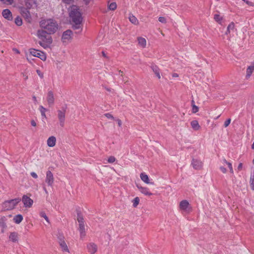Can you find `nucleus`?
Wrapping results in <instances>:
<instances>
[{
	"instance_id": "1",
	"label": "nucleus",
	"mask_w": 254,
	"mask_h": 254,
	"mask_svg": "<svg viewBox=\"0 0 254 254\" xmlns=\"http://www.w3.org/2000/svg\"><path fill=\"white\" fill-rule=\"evenodd\" d=\"M69 16L70 19V23L72 25V28L76 30V34H80L83 29V18L80 9L77 6L72 5L70 7Z\"/></svg>"
},
{
	"instance_id": "2",
	"label": "nucleus",
	"mask_w": 254,
	"mask_h": 254,
	"mask_svg": "<svg viewBox=\"0 0 254 254\" xmlns=\"http://www.w3.org/2000/svg\"><path fill=\"white\" fill-rule=\"evenodd\" d=\"M40 26L41 28V30L52 34L55 33L58 29L57 22L53 19L41 20L40 22Z\"/></svg>"
},
{
	"instance_id": "3",
	"label": "nucleus",
	"mask_w": 254,
	"mask_h": 254,
	"mask_svg": "<svg viewBox=\"0 0 254 254\" xmlns=\"http://www.w3.org/2000/svg\"><path fill=\"white\" fill-rule=\"evenodd\" d=\"M51 34L42 30L39 29L37 31V35L40 39L38 43L44 49L49 48L53 42V39L51 36Z\"/></svg>"
},
{
	"instance_id": "4",
	"label": "nucleus",
	"mask_w": 254,
	"mask_h": 254,
	"mask_svg": "<svg viewBox=\"0 0 254 254\" xmlns=\"http://www.w3.org/2000/svg\"><path fill=\"white\" fill-rule=\"evenodd\" d=\"M21 200V198L19 197L6 200L2 204V208L5 211L12 210Z\"/></svg>"
},
{
	"instance_id": "5",
	"label": "nucleus",
	"mask_w": 254,
	"mask_h": 254,
	"mask_svg": "<svg viewBox=\"0 0 254 254\" xmlns=\"http://www.w3.org/2000/svg\"><path fill=\"white\" fill-rule=\"evenodd\" d=\"M66 109L67 105H64L62 107V110H58V117L60 121V125L62 127H63L64 125L65 115Z\"/></svg>"
},
{
	"instance_id": "6",
	"label": "nucleus",
	"mask_w": 254,
	"mask_h": 254,
	"mask_svg": "<svg viewBox=\"0 0 254 254\" xmlns=\"http://www.w3.org/2000/svg\"><path fill=\"white\" fill-rule=\"evenodd\" d=\"M29 52L31 55L39 58L43 61L46 60L47 57L45 53L37 50L35 49H30L29 50Z\"/></svg>"
},
{
	"instance_id": "7",
	"label": "nucleus",
	"mask_w": 254,
	"mask_h": 254,
	"mask_svg": "<svg viewBox=\"0 0 254 254\" xmlns=\"http://www.w3.org/2000/svg\"><path fill=\"white\" fill-rule=\"evenodd\" d=\"M20 13L22 16L26 19L28 21H30L31 19V15L30 13L29 9L26 6H21L19 8Z\"/></svg>"
},
{
	"instance_id": "8",
	"label": "nucleus",
	"mask_w": 254,
	"mask_h": 254,
	"mask_svg": "<svg viewBox=\"0 0 254 254\" xmlns=\"http://www.w3.org/2000/svg\"><path fill=\"white\" fill-rule=\"evenodd\" d=\"M21 199L25 207H30L33 203V200L27 195H23L22 199Z\"/></svg>"
},
{
	"instance_id": "9",
	"label": "nucleus",
	"mask_w": 254,
	"mask_h": 254,
	"mask_svg": "<svg viewBox=\"0 0 254 254\" xmlns=\"http://www.w3.org/2000/svg\"><path fill=\"white\" fill-rule=\"evenodd\" d=\"M73 32L70 29L64 31L62 36V40L64 42L65 40H69L72 38Z\"/></svg>"
},
{
	"instance_id": "10",
	"label": "nucleus",
	"mask_w": 254,
	"mask_h": 254,
	"mask_svg": "<svg viewBox=\"0 0 254 254\" xmlns=\"http://www.w3.org/2000/svg\"><path fill=\"white\" fill-rule=\"evenodd\" d=\"M45 182L48 184L49 186H52L54 183L53 174L50 171H48L46 173Z\"/></svg>"
},
{
	"instance_id": "11",
	"label": "nucleus",
	"mask_w": 254,
	"mask_h": 254,
	"mask_svg": "<svg viewBox=\"0 0 254 254\" xmlns=\"http://www.w3.org/2000/svg\"><path fill=\"white\" fill-rule=\"evenodd\" d=\"M87 248L89 253L91 254H94L97 251V246L93 243H89L87 245Z\"/></svg>"
},
{
	"instance_id": "12",
	"label": "nucleus",
	"mask_w": 254,
	"mask_h": 254,
	"mask_svg": "<svg viewBox=\"0 0 254 254\" xmlns=\"http://www.w3.org/2000/svg\"><path fill=\"white\" fill-rule=\"evenodd\" d=\"M2 15L3 17L8 20L12 19V15L11 11L8 9H4L2 10Z\"/></svg>"
},
{
	"instance_id": "13",
	"label": "nucleus",
	"mask_w": 254,
	"mask_h": 254,
	"mask_svg": "<svg viewBox=\"0 0 254 254\" xmlns=\"http://www.w3.org/2000/svg\"><path fill=\"white\" fill-rule=\"evenodd\" d=\"M191 165L194 169L199 170L202 167V162L200 160L192 159Z\"/></svg>"
},
{
	"instance_id": "14",
	"label": "nucleus",
	"mask_w": 254,
	"mask_h": 254,
	"mask_svg": "<svg viewBox=\"0 0 254 254\" xmlns=\"http://www.w3.org/2000/svg\"><path fill=\"white\" fill-rule=\"evenodd\" d=\"M136 187L142 193L146 195H151L153 194L152 193L149 191V189L146 187H142L138 185H136Z\"/></svg>"
},
{
	"instance_id": "15",
	"label": "nucleus",
	"mask_w": 254,
	"mask_h": 254,
	"mask_svg": "<svg viewBox=\"0 0 254 254\" xmlns=\"http://www.w3.org/2000/svg\"><path fill=\"white\" fill-rule=\"evenodd\" d=\"M54 97L53 92L52 91H49L48 93L47 96V102L49 105H53L54 103Z\"/></svg>"
},
{
	"instance_id": "16",
	"label": "nucleus",
	"mask_w": 254,
	"mask_h": 254,
	"mask_svg": "<svg viewBox=\"0 0 254 254\" xmlns=\"http://www.w3.org/2000/svg\"><path fill=\"white\" fill-rule=\"evenodd\" d=\"M190 204L187 200H183L180 203V208L183 210L187 211Z\"/></svg>"
},
{
	"instance_id": "17",
	"label": "nucleus",
	"mask_w": 254,
	"mask_h": 254,
	"mask_svg": "<svg viewBox=\"0 0 254 254\" xmlns=\"http://www.w3.org/2000/svg\"><path fill=\"white\" fill-rule=\"evenodd\" d=\"M151 68L153 70V71L154 72V73L156 74V76L160 79V70L159 67L154 64H152L150 66Z\"/></svg>"
},
{
	"instance_id": "18",
	"label": "nucleus",
	"mask_w": 254,
	"mask_h": 254,
	"mask_svg": "<svg viewBox=\"0 0 254 254\" xmlns=\"http://www.w3.org/2000/svg\"><path fill=\"white\" fill-rule=\"evenodd\" d=\"M56 138L54 136H50L47 140V145L49 147H53L55 145Z\"/></svg>"
},
{
	"instance_id": "19",
	"label": "nucleus",
	"mask_w": 254,
	"mask_h": 254,
	"mask_svg": "<svg viewBox=\"0 0 254 254\" xmlns=\"http://www.w3.org/2000/svg\"><path fill=\"white\" fill-rule=\"evenodd\" d=\"M9 239L12 242L16 243L18 242V234L17 232H13L10 233Z\"/></svg>"
},
{
	"instance_id": "20",
	"label": "nucleus",
	"mask_w": 254,
	"mask_h": 254,
	"mask_svg": "<svg viewBox=\"0 0 254 254\" xmlns=\"http://www.w3.org/2000/svg\"><path fill=\"white\" fill-rule=\"evenodd\" d=\"M35 4H36V0H25V5L29 9H31Z\"/></svg>"
},
{
	"instance_id": "21",
	"label": "nucleus",
	"mask_w": 254,
	"mask_h": 254,
	"mask_svg": "<svg viewBox=\"0 0 254 254\" xmlns=\"http://www.w3.org/2000/svg\"><path fill=\"white\" fill-rule=\"evenodd\" d=\"M140 178L142 181H143L146 184H153V183H150L149 182V179L148 176L145 173H141L140 175Z\"/></svg>"
},
{
	"instance_id": "22",
	"label": "nucleus",
	"mask_w": 254,
	"mask_h": 254,
	"mask_svg": "<svg viewBox=\"0 0 254 254\" xmlns=\"http://www.w3.org/2000/svg\"><path fill=\"white\" fill-rule=\"evenodd\" d=\"M23 217L21 214H17L14 216L13 220L16 224H19L23 220Z\"/></svg>"
},
{
	"instance_id": "23",
	"label": "nucleus",
	"mask_w": 254,
	"mask_h": 254,
	"mask_svg": "<svg viewBox=\"0 0 254 254\" xmlns=\"http://www.w3.org/2000/svg\"><path fill=\"white\" fill-rule=\"evenodd\" d=\"M79 230L80 233L81 237H83L85 236V226L84 223L79 224Z\"/></svg>"
},
{
	"instance_id": "24",
	"label": "nucleus",
	"mask_w": 254,
	"mask_h": 254,
	"mask_svg": "<svg viewBox=\"0 0 254 254\" xmlns=\"http://www.w3.org/2000/svg\"><path fill=\"white\" fill-rule=\"evenodd\" d=\"M190 125L192 128L195 130L199 129L200 127L198 122L196 120L192 121L190 123Z\"/></svg>"
},
{
	"instance_id": "25",
	"label": "nucleus",
	"mask_w": 254,
	"mask_h": 254,
	"mask_svg": "<svg viewBox=\"0 0 254 254\" xmlns=\"http://www.w3.org/2000/svg\"><path fill=\"white\" fill-rule=\"evenodd\" d=\"M6 220L7 219L5 216H3L0 219V226L3 229L6 228L7 227L6 224Z\"/></svg>"
},
{
	"instance_id": "26",
	"label": "nucleus",
	"mask_w": 254,
	"mask_h": 254,
	"mask_svg": "<svg viewBox=\"0 0 254 254\" xmlns=\"http://www.w3.org/2000/svg\"><path fill=\"white\" fill-rule=\"evenodd\" d=\"M59 244L62 249V250L64 252H69L68 247L65 241L59 242Z\"/></svg>"
},
{
	"instance_id": "27",
	"label": "nucleus",
	"mask_w": 254,
	"mask_h": 254,
	"mask_svg": "<svg viewBox=\"0 0 254 254\" xmlns=\"http://www.w3.org/2000/svg\"><path fill=\"white\" fill-rule=\"evenodd\" d=\"M138 42L139 45L142 47H144L146 46V41L145 38L139 37L138 38Z\"/></svg>"
},
{
	"instance_id": "28",
	"label": "nucleus",
	"mask_w": 254,
	"mask_h": 254,
	"mask_svg": "<svg viewBox=\"0 0 254 254\" xmlns=\"http://www.w3.org/2000/svg\"><path fill=\"white\" fill-rule=\"evenodd\" d=\"M39 110L41 112V116L42 117V119L46 118V116L45 114V112L47 111V109L44 108L42 106H40Z\"/></svg>"
},
{
	"instance_id": "29",
	"label": "nucleus",
	"mask_w": 254,
	"mask_h": 254,
	"mask_svg": "<svg viewBox=\"0 0 254 254\" xmlns=\"http://www.w3.org/2000/svg\"><path fill=\"white\" fill-rule=\"evenodd\" d=\"M129 21L133 24L136 25L138 24L137 19L133 15H129Z\"/></svg>"
},
{
	"instance_id": "30",
	"label": "nucleus",
	"mask_w": 254,
	"mask_h": 254,
	"mask_svg": "<svg viewBox=\"0 0 254 254\" xmlns=\"http://www.w3.org/2000/svg\"><path fill=\"white\" fill-rule=\"evenodd\" d=\"M77 220L79 224L84 223L83 216L82 215L81 213L80 212H79V211L77 212Z\"/></svg>"
},
{
	"instance_id": "31",
	"label": "nucleus",
	"mask_w": 254,
	"mask_h": 254,
	"mask_svg": "<svg viewBox=\"0 0 254 254\" xmlns=\"http://www.w3.org/2000/svg\"><path fill=\"white\" fill-rule=\"evenodd\" d=\"M14 22L16 25L19 26L22 24V20L19 16H17L14 20Z\"/></svg>"
},
{
	"instance_id": "32",
	"label": "nucleus",
	"mask_w": 254,
	"mask_h": 254,
	"mask_svg": "<svg viewBox=\"0 0 254 254\" xmlns=\"http://www.w3.org/2000/svg\"><path fill=\"white\" fill-rule=\"evenodd\" d=\"M254 70V66H250L247 69V76L250 77Z\"/></svg>"
},
{
	"instance_id": "33",
	"label": "nucleus",
	"mask_w": 254,
	"mask_h": 254,
	"mask_svg": "<svg viewBox=\"0 0 254 254\" xmlns=\"http://www.w3.org/2000/svg\"><path fill=\"white\" fill-rule=\"evenodd\" d=\"M132 202H133V206L134 207H136L138 205L139 202V197H135L132 200Z\"/></svg>"
},
{
	"instance_id": "34",
	"label": "nucleus",
	"mask_w": 254,
	"mask_h": 254,
	"mask_svg": "<svg viewBox=\"0 0 254 254\" xmlns=\"http://www.w3.org/2000/svg\"><path fill=\"white\" fill-rule=\"evenodd\" d=\"M108 8H109V9L110 10H114L117 8V4H116V3L114 2H113L111 3L109 5Z\"/></svg>"
},
{
	"instance_id": "35",
	"label": "nucleus",
	"mask_w": 254,
	"mask_h": 254,
	"mask_svg": "<svg viewBox=\"0 0 254 254\" xmlns=\"http://www.w3.org/2000/svg\"><path fill=\"white\" fill-rule=\"evenodd\" d=\"M214 19L216 21L219 22V23H220L221 21L222 20V17H221L220 15L217 14L214 15Z\"/></svg>"
},
{
	"instance_id": "36",
	"label": "nucleus",
	"mask_w": 254,
	"mask_h": 254,
	"mask_svg": "<svg viewBox=\"0 0 254 254\" xmlns=\"http://www.w3.org/2000/svg\"><path fill=\"white\" fill-rule=\"evenodd\" d=\"M40 215L41 217H43L46 220L47 222L49 223V218L45 212H41L40 213Z\"/></svg>"
},
{
	"instance_id": "37",
	"label": "nucleus",
	"mask_w": 254,
	"mask_h": 254,
	"mask_svg": "<svg viewBox=\"0 0 254 254\" xmlns=\"http://www.w3.org/2000/svg\"><path fill=\"white\" fill-rule=\"evenodd\" d=\"M58 238L59 242L64 241V237L63 234L61 232L58 233Z\"/></svg>"
},
{
	"instance_id": "38",
	"label": "nucleus",
	"mask_w": 254,
	"mask_h": 254,
	"mask_svg": "<svg viewBox=\"0 0 254 254\" xmlns=\"http://www.w3.org/2000/svg\"><path fill=\"white\" fill-rule=\"evenodd\" d=\"M235 27V24L234 22L230 23L227 27L228 31H231V30H233Z\"/></svg>"
},
{
	"instance_id": "39",
	"label": "nucleus",
	"mask_w": 254,
	"mask_h": 254,
	"mask_svg": "<svg viewBox=\"0 0 254 254\" xmlns=\"http://www.w3.org/2000/svg\"><path fill=\"white\" fill-rule=\"evenodd\" d=\"M198 107L195 105H193L192 107V112L193 113H196L198 111Z\"/></svg>"
},
{
	"instance_id": "40",
	"label": "nucleus",
	"mask_w": 254,
	"mask_h": 254,
	"mask_svg": "<svg viewBox=\"0 0 254 254\" xmlns=\"http://www.w3.org/2000/svg\"><path fill=\"white\" fill-rule=\"evenodd\" d=\"M115 160H116L115 157L111 156L109 157V158L108 159V162L110 163H113L115 161Z\"/></svg>"
},
{
	"instance_id": "41",
	"label": "nucleus",
	"mask_w": 254,
	"mask_h": 254,
	"mask_svg": "<svg viewBox=\"0 0 254 254\" xmlns=\"http://www.w3.org/2000/svg\"><path fill=\"white\" fill-rule=\"evenodd\" d=\"M13 0H0V1H2L3 3L6 4H11L13 2Z\"/></svg>"
},
{
	"instance_id": "42",
	"label": "nucleus",
	"mask_w": 254,
	"mask_h": 254,
	"mask_svg": "<svg viewBox=\"0 0 254 254\" xmlns=\"http://www.w3.org/2000/svg\"><path fill=\"white\" fill-rule=\"evenodd\" d=\"M250 183L251 186H252L253 184H254V174H251Z\"/></svg>"
},
{
	"instance_id": "43",
	"label": "nucleus",
	"mask_w": 254,
	"mask_h": 254,
	"mask_svg": "<svg viewBox=\"0 0 254 254\" xmlns=\"http://www.w3.org/2000/svg\"><path fill=\"white\" fill-rule=\"evenodd\" d=\"M158 20L159 22H160L162 23H166V19L164 17L160 16L158 18Z\"/></svg>"
},
{
	"instance_id": "44",
	"label": "nucleus",
	"mask_w": 254,
	"mask_h": 254,
	"mask_svg": "<svg viewBox=\"0 0 254 254\" xmlns=\"http://www.w3.org/2000/svg\"><path fill=\"white\" fill-rule=\"evenodd\" d=\"M231 119H230V118H229V119H227V120L225 122V123H224V127H227L230 125V123H231Z\"/></svg>"
},
{
	"instance_id": "45",
	"label": "nucleus",
	"mask_w": 254,
	"mask_h": 254,
	"mask_svg": "<svg viewBox=\"0 0 254 254\" xmlns=\"http://www.w3.org/2000/svg\"><path fill=\"white\" fill-rule=\"evenodd\" d=\"M105 116L108 119L114 120V117L110 113H106L105 114Z\"/></svg>"
},
{
	"instance_id": "46",
	"label": "nucleus",
	"mask_w": 254,
	"mask_h": 254,
	"mask_svg": "<svg viewBox=\"0 0 254 254\" xmlns=\"http://www.w3.org/2000/svg\"><path fill=\"white\" fill-rule=\"evenodd\" d=\"M227 165H228V168L230 169V172L231 173H233V169L232 164L231 163H228Z\"/></svg>"
},
{
	"instance_id": "47",
	"label": "nucleus",
	"mask_w": 254,
	"mask_h": 254,
	"mask_svg": "<svg viewBox=\"0 0 254 254\" xmlns=\"http://www.w3.org/2000/svg\"><path fill=\"white\" fill-rule=\"evenodd\" d=\"M36 72L38 75L41 77V78H43L44 77L43 73L39 69L36 70Z\"/></svg>"
},
{
	"instance_id": "48",
	"label": "nucleus",
	"mask_w": 254,
	"mask_h": 254,
	"mask_svg": "<svg viewBox=\"0 0 254 254\" xmlns=\"http://www.w3.org/2000/svg\"><path fill=\"white\" fill-rule=\"evenodd\" d=\"M73 0H62V1L66 4H70L73 2Z\"/></svg>"
},
{
	"instance_id": "49",
	"label": "nucleus",
	"mask_w": 254,
	"mask_h": 254,
	"mask_svg": "<svg viewBox=\"0 0 254 254\" xmlns=\"http://www.w3.org/2000/svg\"><path fill=\"white\" fill-rule=\"evenodd\" d=\"M31 176L35 179H37L38 178V176H37V174L35 172H31Z\"/></svg>"
},
{
	"instance_id": "50",
	"label": "nucleus",
	"mask_w": 254,
	"mask_h": 254,
	"mask_svg": "<svg viewBox=\"0 0 254 254\" xmlns=\"http://www.w3.org/2000/svg\"><path fill=\"white\" fill-rule=\"evenodd\" d=\"M220 169L223 173H225L227 172L226 169L224 167H220Z\"/></svg>"
},
{
	"instance_id": "51",
	"label": "nucleus",
	"mask_w": 254,
	"mask_h": 254,
	"mask_svg": "<svg viewBox=\"0 0 254 254\" xmlns=\"http://www.w3.org/2000/svg\"><path fill=\"white\" fill-rule=\"evenodd\" d=\"M244 1L246 2V3L250 6H253V3L250 1H246V0H243Z\"/></svg>"
},
{
	"instance_id": "52",
	"label": "nucleus",
	"mask_w": 254,
	"mask_h": 254,
	"mask_svg": "<svg viewBox=\"0 0 254 254\" xmlns=\"http://www.w3.org/2000/svg\"><path fill=\"white\" fill-rule=\"evenodd\" d=\"M242 167H243V163H239V164L238 166V170L239 171L241 170L242 169Z\"/></svg>"
},
{
	"instance_id": "53",
	"label": "nucleus",
	"mask_w": 254,
	"mask_h": 254,
	"mask_svg": "<svg viewBox=\"0 0 254 254\" xmlns=\"http://www.w3.org/2000/svg\"><path fill=\"white\" fill-rule=\"evenodd\" d=\"M31 125L33 127L36 126V123L34 120L31 121Z\"/></svg>"
},
{
	"instance_id": "54",
	"label": "nucleus",
	"mask_w": 254,
	"mask_h": 254,
	"mask_svg": "<svg viewBox=\"0 0 254 254\" xmlns=\"http://www.w3.org/2000/svg\"><path fill=\"white\" fill-rule=\"evenodd\" d=\"M117 121L118 122V124L119 126L121 127L122 126V124L121 120L120 119H117Z\"/></svg>"
},
{
	"instance_id": "55",
	"label": "nucleus",
	"mask_w": 254,
	"mask_h": 254,
	"mask_svg": "<svg viewBox=\"0 0 254 254\" xmlns=\"http://www.w3.org/2000/svg\"><path fill=\"white\" fill-rule=\"evenodd\" d=\"M86 5H88L90 2L91 0H83Z\"/></svg>"
},
{
	"instance_id": "56",
	"label": "nucleus",
	"mask_w": 254,
	"mask_h": 254,
	"mask_svg": "<svg viewBox=\"0 0 254 254\" xmlns=\"http://www.w3.org/2000/svg\"><path fill=\"white\" fill-rule=\"evenodd\" d=\"M173 77H178V74L177 73H174L172 75Z\"/></svg>"
},
{
	"instance_id": "57",
	"label": "nucleus",
	"mask_w": 254,
	"mask_h": 254,
	"mask_svg": "<svg viewBox=\"0 0 254 254\" xmlns=\"http://www.w3.org/2000/svg\"><path fill=\"white\" fill-rule=\"evenodd\" d=\"M102 54L103 56H104V57H107L105 52L102 51Z\"/></svg>"
},
{
	"instance_id": "58",
	"label": "nucleus",
	"mask_w": 254,
	"mask_h": 254,
	"mask_svg": "<svg viewBox=\"0 0 254 254\" xmlns=\"http://www.w3.org/2000/svg\"><path fill=\"white\" fill-rule=\"evenodd\" d=\"M191 106L192 107L193 105H195L194 101L192 100L191 102Z\"/></svg>"
},
{
	"instance_id": "59",
	"label": "nucleus",
	"mask_w": 254,
	"mask_h": 254,
	"mask_svg": "<svg viewBox=\"0 0 254 254\" xmlns=\"http://www.w3.org/2000/svg\"><path fill=\"white\" fill-rule=\"evenodd\" d=\"M230 33V31H228V29L227 28V31L226 32V34H228Z\"/></svg>"
},
{
	"instance_id": "60",
	"label": "nucleus",
	"mask_w": 254,
	"mask_h": 254,
	"mask_svg": "<svg viewBox=\"0 0 254 254\" xmlns=\"http://www.w3.org/2000/svg\"><path fill=\"white\" fill-rule=\"evenodd\" d=\"M224 162L227 165V163H229V162H227V160L226 159H224Z\"/></svg>"
},
{
	"instance_id": "61",
	"label": "nucleus",
	"mask_w": 254,
	"mask_h": 254,
	"mask_svg": "<svg viewBox=\"0 0 254 254\" xmlns=\"http://www.w3.org/2000/svg\"><path fill=\"white\" fill-rule=\"evenodd\" d=\"M252 148L253 149H254V142H253V144L252 145Z\"/></svg>"
},
{
	"instance_id": "62",
	"label": "nucleus",
	"mask_w": 254,
	"mask_h": 254,
	"mask_svg": "<svg viewBox=\"0 0 254 254\" xmlns=\"http://www.w3.org/2000/svg\"><path fill=\"white\" fill-rule=\"evenodd\" d=\"M251 187L252 189L253 190H254V184H253V185H252V186H251Z\"/></svg>"
},
{
	"instance_id": "63",
	"label": "nucleus",
	"mask_w": 254,
	"mask_h": 254,
	"mask_svg": "<svg viewBox=\"0 0 254 254\" xmlns=\"http://www.w3.org/2000/svg\"><path fill=\"white\" fill-rule=\"evenodd\" d=\"M33 99H34L35 101L36 100V97H35V96H34V97H33Z\"/></svg>"
},
{
	"instance_id": "64",
	"label": "nucleus",
	"mask_w": 254,
	"mask_h": 254,
	"mask_svg": "<svg viewBox=\"0 0 254 254\" xmlns=\"http://www.w3.org/2000/svg\"><path fill=\"white\" fill-rule=\"evenodd\" d=\"M27 78H28V76H25V79H27Z\"/></svg>"
}]
</instances>
